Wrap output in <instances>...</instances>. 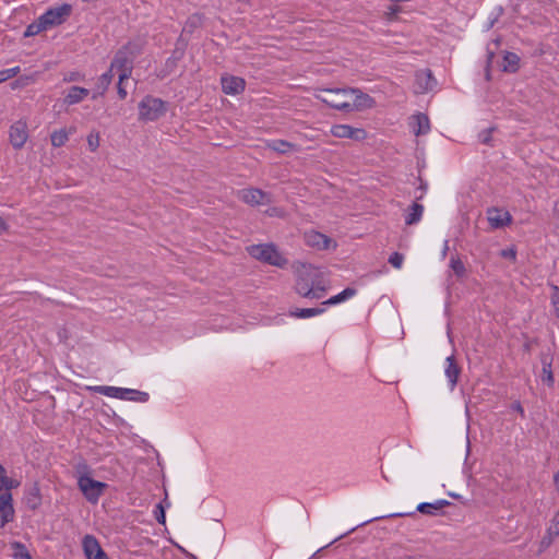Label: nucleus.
<instances>
[{
    "label": "nucleus",
    "mask_w": 559,
    "mask_h": 559,
    "mask_svg": "<svg viewBox=\"0 0 559 559\" xmlns=\"http://www.w3.org/2000/svg\"><path fill=\"white\" fill-rule=\"evenodd\" d=\"M317 97L332 108L349 111L352 88H323Z\"/></svg>",
    "instance_id": "obj_3"
},
{
    "label": "nucleus",
    "mask_w": 559,
    "mask_h": 559,
    "mask_svg": "<svg viewBox=\"0 0 559 559\" xmlns=\"http://www.w3.org/2000/svg\"><path fill=\"white\" fill-rule=\"evenodd\" d=\"M114 78V73L111 69H109L107 72L102 74L96 83V90L97 92L93 95V99H96L97 96H102L107 91L108 86L111 84Z\"/></svg>",
    "instance_id": "obj_24"
},
{
    "label": "nucleus",
    "mask_w": 559,
    "mask_h": 559,
    "mask_svg": "<svg viewBox=\"0 0 559 559\" xmlns=\"http://www.w3.org/2000/svg\"><path fill=\"white\" fill-rule=\"evenodd\" d=\"M9 139L12 146L21 150L28 139V130L25 121L19 120L10 127Z\"/></svg>",
    "instance_id": "obj_10"
},
{
    "label": "nucleus",
    "mask_w": 559,
    "mask_h": 559,
    "mask_svg": "<svg viewBox=\"0 0 559 559\" xmlns=\"http://www.w3.org/2000/svg\"><path fill=\"white\" fill-rule=\"evenodd\" d=\"M559 536V510L555 513L549 522L546 533L539 542L538 555L548 549L555 539Z\"/></svg>",
    "instance_id": "obj_12"
},
{
    "label": "nucleus",
    "mask_w": 559,
    "mask_h": 559,
    "mask_svg": "<svg viewBox=\"0 0 559 559\" xmlns=\"http://www.w3.org/2000/svg\"><path fill=\"white\" fill-rule=\"evenodd\" d=\"M118 95L121 99L127 97V91L122 87V82H118Z\"/></svg>",
    "instance_id": "obj_48"
},
{
    "label": "nucleus",
    "mask_w": 559,
    "mask_h": 559,
    "mask_svg": "<svg viewBox=\"0 0 559 559\" xmlns=\"http://www.w3.org/2000/svg\"><path fill=\"white\" fill-rule=\"evenodd\" d=\"M400 12H401V7H399L396 4L389 5L388 10L384 12V17L389 22L395 21L396 16Z\"/></svg>",
    "instance_id": "obj_40"
},
{
    "label": "nucleus",
    "mask_w": 559,
    "mask_h": 559,
    "mask_svg": "<svg viewBox=\"0 0 559 559\" xmlns=\"http://www.w3.org/2000/svg\"><path fill=\"white\" fill-rule=\"evenodd\" d=\"M481 141H483V143H488L489 142V134L485 135Z\"/></svg>",
    "instance_id": "obj_52"
},
{
    "label": "nucleus",
    "mask_w": 559,
    "mask_h": 559,
    "mask_svg": "<svg viewBox=\"0 0 559 559\" xmlns=\"http://www.w3.org/2000/svg\"><path fill=\"white\" fill-rule=\"evenodd\" d=\"M82 546L86 559H108L107 554L102 549L98 540L93 535H85Z\"/></svg>",
    "instance_id": "obj_13"
},
{
    "label": "nucleus",
    "mask_w": 559,
    "mask_h": 559,
    "mask_svg": "<svg viewBox=\"0 0 559 559\" xmlns=\"http://www.w3.org/2000/svg\"><path fill=\"white\" fill-rule=\"evenodd\" d=\"M374 106V100L368 94L362 93L358 88H352V97L349 104V110H364Z\"/></svg>",
    "instance_id": "obj_15"
},
{
    "label": "nucleus",
    "mask_w": 559,
    "mask_h": 559,
    "mask_svg": "<svg viewBox=\"0 0 559 559\" xmlns=\"http://www.w3.org/2000/svg\"><path fill=\"white\" fill-rule=\"evenodd\" d=\"M503 71L514 73L520 67V57L514 52H506L503 57Z\"/></svg>",
    "instance_id": "obj_28"
},
{
    "label": "nucleus",
    "mask_w": 559,
    "mask_h": 559,
    "mask_svg": "<svg viewBox=\"0 0 559 559\" xmlns=\"http://www.w3.org/2000/svg\"><path fill=\"white\" fill-rule=\"evenodd\" d=\"M19 72H20V67L1 70L0 71V83L14 78Z\"/></svg>",
    "instance_id": "obj_39"
},
{
    "label": "nucleus",
    "mask_w": 559,
    "mask_h": 559,
    "mask_svg": "<svg viewBox=\"0 0 559 559\" xmlns=\"http://www.w3.org/2000/svg\"><path fill=\"white\" fill-rule=\"evenodd\" d=\"M265 214L270 217H284L285 211L282 207H270L265 211Z\"/></svg>",
    "instance_id": "obj_44"
},
{
    "label": "nucleus",
    "mask_w": 559,
    "mask_h": 559,
    "mask_svg": "<svg viewBox=\"0 0 559 559\" xmlns=\"http://www.w3.org/2000/svg\"><path fill=\"white\" fill-rule=\"evenodd\" d=\"M10 546L13 551L12 556L14 559H33L29 551L27 550L25 545H23L22 543L13 542V543H11Z\"/></svg>",
    "instance_id": "obj_31"
},
{
    "label": "nucleus",
    "mask_w": 559,
    "mask_h": 559,
    "mask_svg": "<svg viewBox=\"0 0 559 559\" xmlns=\"http://www.w3.org/2000/svg\"><path fill=\"white\" fill-rule=\"evenodd\" d=\"M304 240L307 246L319 250L329 249L332 243L331 238L316 230L305 233Z\"/></svg>",
    "instance_id": "obj_17"
},
{
    "label": "nucleus",
    "mask_w": 559,
    "mask_h": 559,
    "mask_svg": "<svg viewBox=\"0 0 559 559\" xmlns=\"http://www.w3.org/2000/svg\"><path fill=\"white\" fill-rule=\"evenodd\" d=\"M403 261H404V257L403 254L399 253V252H394L390 255L389 258V263L395 267V269H401L402 267V264H403Z\"/></svg>",
    "instance_id": "obj_41"
},
{
    "label": "nucleus",
    "mask_w": 559,
    "mask_h": 559,
    "mask_svg": "<svg viewBox=\"0 0 559 559\" xmlns=\"http://www.w3.org/2000/svg\"><path fill=\"white\" fill-rule=\"evenodd\" d=\"M321 283L322 273L318 267L304 263L297 269L295 290L301 297L312 294L313 285H320Z\"/></svg>",
    "instance_id": "obj_1"
},
{
    "label": "nucleus",
    "mask_w": 559,
    "mask_h": 559,
    "mask_svg": "<svg viewBox=\"0 0 559 559\" xmlns=\"http://www.w3.org/2000/svg\"><path fill=\"white\" fill-rule=\"evenodd\" d=\"M554 484L556 489L559 491V471L554 476Z\"/></svg>",
    "instance_id": "obj_50"
},
{
    "label": "nucleus",
    "mask_w": 559,
    "mask_h": 559,
    "mask_svg": "<svg viewBox=\"0 0 559 559\" xmlns=\"http://www.w3.org/2000/svg\"><path fill=\"white\" fill-rule=\"evenodd\" d=\"M462 372L455 357L453 355L447 357L444 373L448 379L449 388L451 391L454 390L459 382L460 374Z\"/></svg>",
    "instance_id": "obj_18"
},
{
    "label": "nucleus",
    "mask_w": 559,
    "mask_h": 559,
    "mask_svg": "<svg viewBox=\"0 0 559 559\" xmlns=\"http://www.w3.org/2000/svg\"><path fill=\"white\" fill-rule=\"evenodd\" d=\"M166 112V105L160 98L144 97L139 104V119L142 121H155Z\"/></svg>",
    "instance_id": "obj_4"
},
{
    "label": "nucleus",
    "mask_w": 559,
    "mask_h": 559,
    "mask_svg": "<svg viewBox=\"0 0 559 559\" xmlns=\"http://www.w3.org/2000/svg\"><path fill=\"white\" fill-rule=\"evenodd\" d=\"M450 267L452 269V271L454 272V274L457 277H463L466 273L465 265L459 257H454V255L451 257Z\"/></svg>",
    "instance_id": "obj_35"
},
{
    "label": "nucleus",
    "mask_w": 559,
    "mask_h": 559,
    "mask_svg": "<svg viewBox=\"0 0 559 559\" xmlns=\"http://www.w3.org/2000/svg\"><path fill=\"white\" fill-rule=\"evenodd\" d=\"M88 390L99 393L109 397H115L120 400L121 388L117 386H108V385H97L90 386Z\"/></svg>",
    "instance_id": "obj_29"
},
{
    "label": "nucleus",
    "mask_w": 559,
    "mask_h": 559,
    "mask_svg": "<svg viewBox=\"0 0 559 559\" xmlns=\"http://www.w3.org/2000/svg\"><path fill=\"white\" fill-rule=\"evenodd\" d=\"M437 81L429 69L418 70L415 74V93L424 94L435 88Z\"/></svg>",
    "instance_id": "obj_11"
},
{
    "label": "nucleus",
    "mask_w": 559,
    "mask_h": 559,
    "mask_svg": "<svg viewBox=\"0 0 559 559\" xmlns=\"http://www.w3.org/2000/svg\"><path fill=\"white\" fill-rule=\"evenodd\" d=\"M0 519L1 527L14 519V508L12 504V495L10 492L0 495Z\"/></svg>",
    "instance_id": "obj_19"
},
{
    "label": "nucleus",
    "mask_w": 559,
    "mask_h": 559,
    "mask_svg": "<svg viewBox=\"0 0 559 559\" xmlns=\"http://www.w3.org/2000/svg\"><path fill=\"white\" fill-rule=\"evenodd\" d=\"M99 133L96 131L87 135V145L91 152H95L99 147Z\"/></svg>",
    "instance_id": "obj_37"
},
{
    "label": "nucleus",
    "mask_w": 559,
    "mask_h": 559,
    "mask_svg": "<svg viewBox=\"0 0 559 559\" xmlns=\"http://www.w3.org/2000/svg\"><path fill=\"white\" fill-rule=\"evenodd\" d=\"M107 484L90 477L87 474H81L78 478V487L84 498L91 503H97L100 496L107 488Z\"/></svg>",
    "instance_id": "obj_5"
},
{
    "label": "nucleus",
    "mask_w": 559,
    "mask_h": 559,
    "mask_svg": "<svg viewBox=\"0 0 559 559\" xmlns=\"http://www.w3.org/2000/svg\"><path fill=\"white\" fill-rule=\"evenodd\" d=\"M400 559H423V556H404V557H401Z\"/></svg>",
    "instance_id": "obj_51"
},
{
    "label": "nucleus",
    "mask_w": 559,
    "mask_h": 559,
    "mask_svg": "<svg viewBox=\"0 0 559 559\" xmlns=\"http://www.w3.org/2000/svg\"><path fill=\"white\" fill-rule=\"evenodd\" d=\"M148 393L134 389L121 388L120 400L145 403L148 401Z\"/></svg>",
    "instance_id": "obj_23"
},
{
    "label": "nucleus",
    "mask_w": 559,
    "mask_h": 559,
    "mask_svg": "<svg viewBox=\"0 0 559 559\" xmlns=\"http://www.w3.org/2000/svg\"><path fill=\"white\" fill-rule=\"evenodd\" d=\"M331 134L338 139H350L362 141L367 138V132L362 128H355L348 124H334L330 130Z\"/></svg>",
    "instance_id": "obj_8"
},
{
    "label": "nucleus",
    "mask_w": 559,
    "mask_h": 559,
    "mask_svg": "<svg viewBox=\"0 0 559 559\" xmlns=\"http://www.w3.org/2000/svg\"><path fill=\"white\" fill-rule=\"evenodd\" d=\"M222 90L227 95H237L245 91L243 79L234 75H224L221 79Z\"/></svg>",
    "instance_id": "obj_16"
},
{
    "label": "nucleus",
    "mask_w": 559,
    "mask_h": 559,
    "mask_svg": "<svg viewBox=\"0 0 559 559\" xmlns=\"http://www.w3.org/2000/svg\"><path fill=\"white\" fill-rule=\"evenodd\" d=\"M413 120H414L413 131H414L415 135L418 136V135L426 134L429 132L430 122H429V118L427 115L419 112V114L413 116Z\"/></svg>",
    "instance_id": "obj_21"
},
{
    "label": "nucleus",
    "mask_w": 559,
    "mask_h": 559,
    "mask_svg": "<svg viewBox=\"0 0 559 559\" xmlns=\"http://www.w3.org/2000/svg\"><path fill=\"white\" fill-rule=\"evenodd\" d=\"M43 31H46V28L38 17L36 21H34L26 27V29L24 32V36L32 37V36L38 35Z\"/></svg>",
    "instance_id": "obj_36"
},
{
    "label": "nucleus",
    "mask_w": 559,
    "mask_h": 559,
    "mask_svg": "<svg viewBox=\"0 0 559 559\" xmlns=\"http://www.w3.org/2000/svg\"><path fill=\"white\" fill-rule=\"evenodd\" d=\"M551 304L552 306H559V287L556 285H551Z\"/></svg>",
    "instance_id": "obj_45"
},
{
    "label": "nucleus",
    "mask_w": 559,
    "mask_h": 559,
    "mask_svg": "<svg viewBox=\"0 0 559 559\" xmlns=\"http://www.w3.org/2000/svg\"><path fill=\"white\" fill-rule=\"evenodd\" d=\"M27 502L32 509H36L40 504V489L35 484L28 491Z\"/></svg>",
    "instance_id": "obj_34"
},
{
    "label": "nucleus",
    "mask_w": 559,
    "mask_h": 559,
    "mask_svg": "<svg viewBox=\"0 0 559 559\" xmlns=\"http://www.w3.org/2000/svg\"><path fill=\"white\" fill-rule=\"evenodd\" d=\"M325 292H326V287L324 285V281L322 280V283L320 285H313L312 294L305 296V298L320 299L324 296Z\"/></svg>",
    "instance_id": "obj_38"
},
{
    "label": "nucleus",
    "mask_w": 559,
    "mask_h": 559,
    "mask_svg": "<svg viewBox=\"0 0 559 559\" xmlns=\"http://www.w3.org/2000/svg\"><path fill=\"white\" fill-rule=\"evenodd\" d=\"M154 515H155L156 521L159 524H165L166 516H165V510H164V507L162 503L156 504L155 510H154Z\"/></svg>",
    "instance_id": "obj_43"
},
{
    "label": "nucleus",
    "mask_w": 559,
    "mask_h": 559,
    "mask_svg": "<svg viewBox=\"0 0 559 559\" xmlns=\"http://www.w3.org/2000/svg\"><path fill=\"white\" fill-rule=\"evenodd\" d=\"M516 411H519L521 414H523V408H522V406L520 404H518Z\"/></svg>",
    "instance_id": "obj_54"
},
{
    "label": "nucleus",
    "mask_w": 559,
    "mask_h": 559,
    "mask_svg": "<svg viewBox=\"0 0 559 559\" xmlns=\"http://www.w3.org/2000/svg\"><path fill=\"white\" fill-rule=\"evenodd\" d=\"M450 502L448 500H437L436 502H423L418 504L417 511L423 514L436 515L440 510L444 507L449 506Z\"/></svg>",
    "instance_id": "obj_22"
},
{
    "label": "nucleus",
    "mask_w": 559,
    "mask_h": 559,
    "mask_svg": "<svg viewBox=\"0 0 559 559\" xmlns=\"http://www.w3.org/2000/svg\"><path fill=\"white\" fill-rule=\"evenodd\" d=\"M80 79V74L78 72H71L67 76H64L66 82L78 81Z\"/></svg>",
    "instance_id": "obj_47"
},
{
    "label": "nucleus",
    "mask_w": 559,
    "mask_h": 559,
    "mask_svg": "<svg viewBox=\"0 0 559 559\" xmlns=\"http://www.w3.org/2000/svg\"><path fill=\"white\" fill-rule=\"evenodd\" d=\"M424 213V206L418 202H414L409 209L408 214L405 216L406 225H414L421 219Z\"/></svg>",
    "instance_id": "obj_26"
},
{
    "label": "nucleus",
    "mask_w": 559,
    "mask_h": 559,
    "mask_svg": "<svg viewBox=\"0 0 559 559\" xmlns=\"http://www.w3.org/2000/svg\"><path fill=\"white\" fill-rule=\"evenodd\" d=\"M323 312H324V308H306V309H296L295 311L292 312V316L296 317V318L306 319V318L321 314Z\"/></svg>",
    "instance_id": "obj_33"
},
{
    "label": "nucleus",
    "mask_w": 559,
    "mask_h": 559,
    "mask_svg": "<svg viewBox=\"0 0 559 559\" xmlns=\"http://www.w3.org/2000/svg\"><path fill=\"white\" fill-rule=\"evenodd\" d=\"M90 91L80 86H72L69 88L68 94L64 97V103L67 105H74L81 103Z\"/></svg>",
    "instance_id": "obj_20"
},
{
    "label": "nucleus",
    "mask_w": 559,
    "mask_h": 559,
    "mask_svg": "<svg viewBox=\"0 0 559 559\" xmlns=\"http://www.w3.org/2000/svg\"><path fill=\"white\" fill-rule=\"evenodd\" d=\"M248 253L261 262L277 267H285L287 259L277 250L273 243L251 245L247 248Z\"/></svg>",
    "instance_id": "obj_2"
},
{
    "label": "nucleus",
    "mask_w": 559,
    "mask_h": 559,
    "mask_svg": "<svg viewBox=\"0 0 559 559\" xmlns=\"http://www.w3.org/2000/svg\"><path fill=\"white\" fill-rule=\"evenodd\" d=\"M501 255L503 258H508V259H512V260H515L516 258V252L512 249H506V250H502L501 251Z\"/></svg>",
    "instance_id": "obj_46"
},
{
    "label": "nucleus",
    "mask_w": 559,
    "mask_h": 559,
    "mask_svg": "<svg viewBox=\"0 0 559 559\" xmlns=\"http://www.w3.org/2000/svg\"><path fill=\"white\" fill-rule=\"evenodd\" d=\"M267 147H270L271 150H273L275 152L285 154V153H288L289 151H292L295 147V145L285 140H275V141L267 143Z\"/></svg>",
    "instance_id": "obj_32"
},
{
    "label": "nucleus",
    "mask_w": 559,
    "mask_h": 559,
    "mask_svg": "<svg viewBox=\"0 0 559 559\" xmlns=\"http://www.w3.org/2000/svg\"><path fill=\"white\" fill-rule=\"evenodd\" d=\"M238 198L251 206L265 205L272 202L271 194L258 188L242 189L238 192Z\"/></svg>",
    "instance_id": "obj_7"
},
{
    "label": "nucleus",
    "mask_w": 559,
    "mask_h": 559,
    "mask_svg": "<svg viewBox=\"0 0 559 559\" xmlns=\"http://www.w3.org/2000/svg\"><path fill=\"white\" fill-rule=\"evenodd\" d=\"M555 312H556V316L559 318V306H555Z\"/></svg>",
    "instance_id": "obj_53"
},
{
    "label": "nucleus",
    "mask_w": 559,
    "mask_h": 559,
    "mask_svg": "<svg viewBox=\"0 0 559 559\" xmlns=\"http://www.w3.org/2000/svg\"><path fill=\"white\" fill-rule=\"evenodd\" d=\"M7 228H8L7 223L4 222V219L2 217H0V233L5 231Z\"/></svg>",
    "instance_id": "obj_49"
},
{
    "label": "nucleus",
    "mask_w": 559,
    "mask_h": 559,
    "mask_svg": "<svg viewBox=\"0 0 559 559\" xmlns=\"http://www.w3.org/2000/svg\"><path fill=\"white\" fill-rule=\"evenodd\" d=\"M109 69H111V71L116 69L119 72L120 82H123L131 75L132 61L129 59L128 53L124 50H119L111 61Z\"/></svg>",
    "instance_id": "obj_9"
},
{
    "label": "nucleus",
    "mask_w": 559,
    "mask_h": 559,
    "mask_svg": "<svg viewBox=\"0 0 559 559\" xmlns=\"http://www.w3.org/2000/svg\"><path fill=\"white\" fill-rule=\"evenodd\" d=\"M75 129L71 128L69 131L67 129H59L51 133L50 140L51 145L53 147H61L63 146L67 141L69 140V135L73 133Z\"/></svg>",
    "instance_id": "obj_25"
},
{
    "label": "nucleus",
    "mask_w": 559,
    "mask_h": 559,
    "mask_svg": "<svg viewBox=\"0 0 559 559\" xmlns=\"http://www.w3.org/2000/svg\"><path fill=\"white\" fill-rule=\"evenodd\" d=\"M487 219L492 228H502L512 223L511 214L497 207L487 210Z\"/></svg>",
    "instance_id": "obj_14"
},
{
    "label": "nucleus",
    "mask_w": 559,
    "mask_h": 559,
    "mask_svg": "<svg viewBox=\"0 0 559 559\" xmlns=\"http://www.w3.org/2000/svg\"><path fill=\"white\" fill-rule=\"evenodd\" d=\"M20 486V481L13 478H9L7 476L5 468L0 464V491L3 489L10 490L13 488H17Z\"/></svg>",
    "instance_id": "obj_30"
},
{
    "label": "nucleus",
    "mask_w": 559,
    "mask_h": 559,
    "mask_svg": "<svg viewBox=\"0 0 559 559\" xmlns=\"http://www.w3.org/2000/svg\"><path fill=\"white\" fill-rule=\"evenodd\" d=\"M71 11L72 7L66 3L58 8L49 9L39 16V20L44 24L45 28L48 29L50 27L62 24L71 14Z\"/></svg>",
    "instance_id": "obj_6"
},
{
    "label": "nucleus",
    "mask_w": 559,
    "mask_h": 559,
    "mask_svg": "<svg viewBox=\"0 0 559 559\" xmlns=\"http://www.w3.org/2000/svg\"><path fill=\"white\" fill-rule=\"evenodd\" d=\"M543 372H544V378L543 380L545 382H547L549 385H551L554 383V376H552V372H551V369H550V364H547L545 360H543Z\"/></svg>",
    "instance_id": "obj_42"
},
{
    "label": "nucleus",
    "mask_w": 559,
    "mask_h": 559,
    "mask_svg": "<svg viewBox=\"0 0 559 559\" xmlns=\"http://www.w3.org/2000/svg\"><path fill=\"white\" fill-rule=\"evenodd\" d=\"M420 189L426 190V186L420 185Z\"/></svg>",
    "instance_id": "obj_55"
},
{
    "label": "nucleus",
    "mask_w": 559,
    "mask_h": 559,
    "mask_svg": "<svg viewBox=\"0 0 559 559\" xmlns=\"http://www.w3.org/2000/svg\"><path fill=\"white\" fill-rule=\"evenodd\" d=\"M356 293H357V290L355 288L347 287L343 292H341L340 294H337V295L329 298L328 300L323 301L322 305H325V306L337 305L340 302H343V301L354 297L356 295Z\"/></svg>",
    "instance_id": "obj_27"
}]
</instances>
